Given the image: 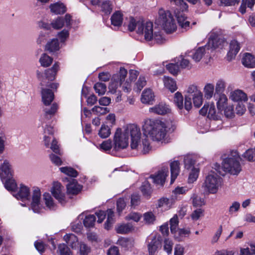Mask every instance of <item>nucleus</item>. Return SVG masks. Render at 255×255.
<instances>
[{
    "label": "nucleus",
    "instance_id": "56",
    "mask_svg": "<svg viewBox=\"0 0 255 255\" xmlns=\"http://www.w3.org/2000/svg\"><path fill=\"white\" fill-rule=\"evenodd\" d=\"M199 169L193 167L189 173L188 182L193 183L196 181L198 177Z\"/></svg>",
    "mask_w": 255,
    "mask_h": 255
},
{
    "label": "nucleus",
    "instance_id": "44",
    "mask_svg": "<svg viewBox=\"0 0 255 255\" xmlns=\"http://www.w3.org/2000/svg\"><path fill=\"white\" fill-rule=\"evenodd\" d=\"M185 167L187 169H193L194 165L195 163V160L194 157L191 155H186L184 157V159Z\"/></svg>",
    "mask_w": 255,
    "mask_h": 255
},
{
    "label": "nucleus",
    "instance_id": "24",
    "mask_svg": "<svg viewBox=\"0 0 255 255\" xmlns=\"http://www.w3.org/2000/svg\"><path fill=\"white\" fill-rule=\"evenodd\" d=\"M58 63H55L51 69H48L45 71V78L48 81H53L56 77L57 71L59 70Z\"/></svg>",
    "mask_w": 255,
    "mask_h": 255
},
{
    "label": "nucleus",
    "instance_id": "46",
    "mask_svg": "<svg viewBox=\"0 0 255 255\" xmlns=\"http://www.w3.org/2000/svg\"><path fill=\"white\" fill-rule=\"evenodd\" d=\"M99 136L103 138L108 137L111 134L110 128L105 125H102L98 133Z\"/></svg>",
    "mask_w": 255,
    "mask_h": 255
},
{
    "label": "nucleus",
    "instance_id": "30",
    "mask_svg": "<svg viewBox=\"0 0 255 255\" xmlns=\"http://www.w3.org/2000/svg\"><path fill=\"white\" fill-rule=\"evenodd\" d=\"M111 20L113 25L120 26L123 23V14L120 11H117L112 15Z\"/></svg>",
    "mask_w": 255,
    "mask_h": 255
},
{
    "label": "nucleus",
    "instance_id": "59",
    "mask_svg": "<svg viewBox=\"0 0 255 255\" xmlns=\"http://www.w3.org/2000/svg\"><path fill=\"white\" fill-rule=\"evenodd\" d=\"M58 249L60 255H72V253L70 249L64 244L59 245Z\"/></svg>",
    "mask_w": 255,
    "mask_h": 255
},
{
    "label": "nucleus",
    "instance_id": "29",
    "mask_svg": "<svg viewBox=\"0 0 255 255\" xmlns=\"http://www.w3.org/2000/svg\"><path fill=\"white\" fill-rule=\"evenodd\" d=\"M59 44L57 39L54 38L48 41L45 45V50L52 53L59 49Z\"/></svg>",
    "mask_w": 255,
    "mask_h": 255
},
{
    "label": "nucleus",
    "instance_id": "62",
    "mask_svg": "<svg viewBox=\"0 0 255 255\" xmlns=\"http://www.w3.org/2000/svg\"><path fill=\"white\" fill-rule=\"evenodd\" d=\"M90 251V248L85 243H81L80 244L79 253L80 255H88Z\"/></svg>",
    "mask_w": 255,
    "mask_h": 255
},
{
    "label": "nucleus",
    "instance_id": "20",
    "mask_svg": "<svg viewBox=\"0 0 255 255\" xmlns=\"http://www.w3.org/2000/svg\"><path fill=\"white\" fill-rule=\"evenodd\" d=\"M15 196L17 199L21 200H29L30 197L29 188L23 184H21L19 190Z\"/></svg>",
    "mask_w": 255,
    "mask_h": 255
},
{
    "label": "nucleus",
    "instance_id": "3",
    "mask_svg": "<svg viewBox=\"0 0 255 255\" xmlns=\"http://www.w3.org/2000/svg\"><path fill=\"white\" fill-rule=\"evenodd\" d=\"M12 174L9 161L0 157V177L5 188L9 191H14L17 185L12 178Z\"/></svg>",
    "mask_w": 255,
    "mask_h": 255
},
{
    "label": "nucleus",
    "instance_id": "13",
    "mask_svg": "<svg viewBox=\"0 0 255 255\" xmlns=\"http://www.w3.org/2000/svg\"><path fill=\"white\" fill-rule=\"evenodd\" d=\"M62 188L60 183L54 182L51 189V193L53 196L62 204H64L65 201V195L62 191Z\"/></svg>",
    "mask_w": 255,
    "mask_h": 255
},
{
    "label": "nucleus",
    "instance_id": "51",
    "mask_svg": "<svg viewBox=\"0 0 255 255\" xmlns=\"http://www.w3.org/2000/svg\"><path fill=\"white\" fill-rule=\"evenodd\" d=\"M243 157L249 161L255 160V149H249L244 153Z\"/></svg>",
    "mask_w": 255,
    "mask_h": 255
},
{
    "label": "nucleus",
    "instance_id": "26",
    "mask_svg": "<svg viewBox=\"0 0 255 255\" xmlns=\"http://www.w3.org/2000/svg\"><path fill=\"white\" fill-rule=\"evenodd\" d=\"M134 227L130 223L118 225L116 227V232L118 234H126L134 230Z\"/></svg>",
    "mask_w": 255,
    "mask_h": 255
},
{
    "label": "nucleus",
    "instance_id": "22",
    "mask_svg": "<svg viewBox=\"0 0 255 255\" xmlns=\"http://www.w3.org/2000/svg\"><path fill=\"white\" fill-rule=\"evenodd\" d=\"M149 112L158 115H164L169 113L170 109L166 105L160 103L153 107L150 108Z\"/></svg>",
    "mask_w": 255,
    "mask_h": 255
},
{
    "label": "nucleus",
    "instance_id": "55",
    "mask_svg": "<svg viewBox=\"0 0 255 255\" xmlns=\"http://www.w3.org/2000/svg\"><path fill=\"white\" fill-rule=\"evenodd\" d=\"M143 220L147 224H153L155 220V217L152 212H146L143 214Z\"/></svg>",
    "mask_w": 255,
    "mask_h": 255
},
{
    "label": "nucleus",
    "instance_id": "10",
    "mask_svg": "<svg viewBox=\"0 0 255 255\" xmlns=\"http://www.w3.org/2000/svg\"><path fill=\"white\" fill-rule=\"evenodd\" d=\"M114 148L116 150H119L126 148L128 145L127 136H124L121 128H118L114 135Z\"/></svg>",
    "mask_w": 255,
    "mask_h": 255
},
{
    "label": "nucleus",
    "instance_id": "8",
    "mask_svg": "<svg viewBox=\"0 0 255 255\" xmlns=\"http://www.w3.org/2000/svg\"><path fill=\"white\" fill-rule=\"evenodd\" d=\"M222 179L216 174L208 175L205 179L204 186L210 193H216L221 185Z\"/></svg>",
    "mask_w": 255,
    "mask_h": 255
},
{
    "label": "nucleus",
    "instance_id": "64",
    "mask_svg": "<svg viewBox=\"0 0 255 255\" xmlns=\"http://www.w3.org/2000/svg\"><path fill=\"white\" fill-rule=\"evenodd\" d=\"M217 38V36L215 34L212 33L209 38L208 47L216 48L218 46Z\"/></svg>",
    "mask_w": 255,
    "mask_h": 255
},
{
    "label": "nucleus",
    "instance_id": "42",
    "mask_svg": "<svg viewBox=\"0 0 255 255\" xmlns=\"http://www.w3.org/2000/svg\"><path fill=\"white\" fill-rule=\"evenodd\" d=\"M214 91V85L210 83L206 84L204 88L205 97L207 99H211L213 96Z\"/></svg>",
    "mask_w": 255,
    "mask_h": 255
},
{
    "label": "nucleus",
    "instance_id": "31",
    "mask_svg": "<svg viewBox=\"0 0 255 255\" xmlns=\"http://www.w3.org/2000/svg\"><path fill=\"white\" fill-rule=\"evenodd\" d=\"M49 7L51 11L56 14H63L66 11L65 6L62 3L57 2L51 4Z\"/></svg>",
    "mask_w": 255,
    "mask_h": 255
},
{
    "label": "nucleus",
    "instance_id": "52",
    "mask_svg": "<svg viewBox=\"0 0 255 255\" xmlns=\"http://www.w3.org/2000/svg\"><path fill=\"white\" fill-rule=\"evenodd\" d=\"M43 198L46 206L49 209H53L55 205L51 195L49 193H45L43 194Z\"/></svg>",
    "mask_w": 255,
    "mask_h": 255
},
{
    "label": "nucleus",
    "instance_id": "2",
    "mask_svg": "<svg viewBox=\"0 0 255 255\" xmlns=\"http://www.w3.org/2000/svg\"><path fill=\"white\" fill-rule=\"evenodd\" d=\"M145 134H147L153 140L161 141L164 138L167 130L173 131L174 125L166 126L163 122L159 120H147L142 127Z\"/></svg>",
    "mask_w": 255,
    "mask_h": 255
},
{
    "label": "nucleus",
    "instance_id": "19",
    "mask_svg": "<svg viewBox=\"0 0 255 255\" xmlns=\"http://www.w3.org/2000/svg\"><path fill=\"white\" fill-rule=\"evenodd\" d=\"M240 49L239 43L237 41L232 40L230 44V50L228 53L227 56L229 60L234 58Z\"/></svg>",
    "mask_w": 255,
    "mask_h": 255
},
{
    "label": "nucleus",
    "instance_id": "16",
    "mask_svg": "<svg viewBox=\"0 0 255 255\" xmlns=\"http://www.w3.org/2000/svg\"><path fill=\"white\" fill-rule=\"evenodd\" d=\"M40 199L41 192L39 188L34 187L32 195L31 208L35 213H38L39 212Z\"/></svg>",
    "mask_w": 255,
    "mask_h": 255
},
{
    "label": "nucleus",
    "instance_id": "45",
    "mask_svg": "<svg viewBox=\"0 0 255 255\" xmlns=\"http://www.w3.org/2000/svg\"><path fill=\"white\" fill-rule=\"evenodd\" d=\"M95 221V216L93 215H90L85 217L83 223L85 227L91 228L94 226Z\"/></svg>",
    "mask_w": 255,
    "mask_h": 255
},
{
    "label": "nucleus",
    "instance_id": "39",
    "mask_svg": "<svg viewBox=\"0 0 255 255\" xmlns=\"http://www.w3.org/2000/svg\"><path fill=\"white\" fill-rule=\"evenodd\" d=\"M101 10L106 14H110L113 10L112 2L109 0H105L102 2Z\"/></svg>",
    "mask_w": 255,
    "mask_h": 255
},
{
    "label": "nucleus",
    "instance_id": "11",
    "mask_svg": "<svg viewBox=\"0 0 255 255\" xmlns=\"http://www.w3.org/2000/svg\"><path fill=\"white\" fill-rule=\"evenodd\" d=\"M221 111L216 112L215 106L213 103L210 105L205 104L203 107L199 111L201 115L204 116L207 114L209 119L214 120H219L221 118Z\"/></svg>",
    "mask_w": 255,
    "mask_h": 255
},
{
    "label": "nucleus",
    "instance_id": "40",
    "mask_svg": "<svg viewBox=\"0 0 255 255\" xmlns=\"http://www.w3.org/2000/svg\"><path fill=\"white\" fill-rule=\"evenodd\" d=\"M174 102L180 110L183 109L184 107L183 105V97L179 92H176L174 95Z\"/></svg>",
    "mask_w": 255,
    "mask_h": 255
},
{
    "label": "nucleus",
    "instance_id": "53",
    "mask_svg": "<svg viewBox=\"0 0 255 255\" xmlns=\"http://www.w3.org/2000/svg\"><path fill=\"white\" fill-rule=\"evenodd\" d=\"M141 22L142 21L140 20H136L133 17H130L128 25V30L130 31H132L135 29L136 27H137V29L138 28V24L141 23Z\"/></svg>",
    "mask_w": 255,
    "mask_h": 255
},
{
    "label": "nucleus",
    "instance_id": "18",
    "mask_svg": "<svg viewBox=\"0 0 255 255\" xmlns=\"http://www.w3.org/2000/svg\"><path fill=\"white\" fill-rule=\"evenodd\" d=\"M230 98L235 102H246L248 101L247 94L241 90H237L231 92Z\"/></svg>",
    "mask_w": 255,
    "mask_h": 255
},
{
    "label": "nucleus",
    "instance_id": "4",
    "mask_svg": "<svg viewBox=\"0 0 255 255\" xmlns=\"http://www.w3.org/2000/svg\"><path fill=\"white\" fill-rule=\"evenodd\" d=\"M155 23L160 25L166 33H170L176 29V24L174 16L169 10L160 8Z\"/></svg>",
    "mask_w": 255,
    "mask_h": 255
},
{
    "label": "nucleus",
    "instance_id": "23",
    "mask_svg": "<svg viewBox=\"0 0 255 255\" xmlns=\"http://www.w3.org/2000/svg\"><path fill=\"white\" fill-rule=\"evenodd\" d=\"M171 172V183H173L180 172L179 162L177 160L172 161L170 164Z\"/></svg>",
    "mask_w": 255,
    "mask_h": 255
},
{
    "label": "nucleus",
    "instance_id": "54",
    "mask_svg": "<svg viewBox=\"0 0 255 255\" xmlns=\"http://www.w3.org/2000/svg\"><path fill=\"white\" fill-rule=\"evenodd\" d=\"M146 83L145 78L143 77H140L136 83L134 90L136 92H139L145 86Z\"/></svg>",
    "mask_w": 255,
    "mask_h": 255
},
{
    "label": "nucleus",
    "instance_id": "12",
    "mask_svg": "<svg viewBox=\"0 0 255 255\" xmlns=\"http://www.w3.org/2000/svg\"><path fill=\"white\" fill-rule=\"evenodd\" d=\"M52 27L55 29H59L65 25L67 27H70L71 25V16L67 14L64 17H58L53 20L51 23Z\"/></svg>",
    "mask_w": 255,
    "mask_h": 255
},
{
    "label": "nucleus",
    "instance_id": "27",
    "mask_svg": "<svg viewBox=\"0 0 255 255\" xmlns=\"http://www.w3.org/2000/svg\"><path fill=\"white\" fill-rule=\"evenodd\" d=\"M161 246V244L156 237H153L148 244V250L149 255H154L158 248Z\"/></svg>",
    "mask_w": 255,
    "mask_h": 255
},
{
    "label": "nucleus",
    "instance_id": "33",
    "mask_svg": "<svg viewBox=\"0 0 255 255\" xmlns=\"http://www.w3.org/2000/svg\"><path fill=\"white\" fill-rule=\"evenodd\" d=\"M216 100L218 110L222 112L227 105V97L225 94H219Z\"/></svg>",
    "mask_w": 255,
    "mask_h": 255
},
{
    "label": "nucleus",
    "instance_id": "7",
    "mask_svg": "<svg viewBox=\"0 0 255 255\" xmlns=\"http://www.w3.org/2000/svg\"><path fill=\"white\" fill-rule=\"evenodd\" d=\"M127 70L123 67L120 68L119 73L113 76V79L117 83H113L110 86L112 87L114 85V92L116 91L118 86L117 84H119L122 87L123 90L125 92H128L131 90L130 83L128 80L125 81V78L127 75Z\"/></svg>",
    "mask_w": 255,
    "mask_h": 255
},
{
    "label": "nucleus",
    "instance_id": "50",
    "mask_svg": "<svg viewBox=\"0 0 255 255\" xmlns=\"http://www.w3.org/2000/svg\"><path fill=\"white\" fill-rule=\"evenodd\" d=\"M166 69L172 74L177 75L179 72V66L177 63H169L166 65Z\"/></svg>",
    "mask_w": 255,
    "mask_h": 255
},
{
    "label": "nucleus",
    "instance_id": "63",
    "mask_svg": "<svg viewBox=\"0 0 255 255\" xmlns=\"http://www.w3.org/2000/svg\"><path fill=\"white\" fill-rule=\"evenodd\" d=\"M141 217V216L139 214L135 212H132L130 213L126 217V220L128 221L133 220L134 222H137L139 221Z\"/></svg>",
    "mask_w": 255,
    "mask_h": 255
},
{
    "label": "nucleus",
    "instance_id": "38",
    "mask_svg": "<svg viewBox=\"0 0 255 255\" xmlns=\"http://www.w3.org/2000/svg\"><path fill=\"white\" fill-rule=\"evenodd\" d=\"M255 3V0H242V4L240 8V11L244 14L246 12V9L247 7L252 9L253 6Z\"/></svg>",
    "mask_w": 255,
    "mask_h": 255
},
{
    "label": "nucleus",
    "instance_id": "5",
    "mask_svg": "<svg viewBox=\"0 0 255 255\" xmlns=\"http://www.w3.org/2000/svg\"><path fill=\"white\" fill-rule=\"evenodd\" d=\"M172 9L174 10L179 25L185 29L189 27L190 22L186 19L184 14L180 12L187 10L188 5L184 0H168Z\"/></svg>",
    "mask_w": 255,
    "mask_h": 255
},
{
    "label": "nucleus",
    "instance_id": "48",
    "mask_svg": "<svg viewBox=\"0 0 255 255\" xmlns=\"http://www.w3.org/2000/svg\"><path fill=\"white\" fill-rule=\"evenodd\" d=\"M193 104L196 108H199L203 103V94L201 92L196 95L192 96Z\"/></svg>",
    "mask_w": 255,
    "mask_h": 255
},
{
    "label": "nucleus",
    "instance_id": "47",
    "mask_svg": "<svg viewBox=\"0 0 255 255\" xmlns=\"http://www.w3.org/2000/svg\"><path fill=\"white\" fill-rule=\"evenodd\" d=\"M94 89L99 95H103L105 94L106 92L107 87L106 85L102 83H97L94 85Z\"/></svg>",
    "mask_w": 255,
    "mask_h": 255
},
{
    "label": "nucleus",
    "instance_id": "35",
    "mask_svg": "<svg viewBox=\"0 0 255 255\" xmlns=\"http://www.w3.org/2000/svg\"><path fill=\"white\" fill-rule=\"evenodd\" d=\"M58 109V105L56 103H53L51 107H46L44 109V116L47 119H50L56 113Z\"/></svg>",
    "mask_w": 255,
    "mask_h": 255
},
{
    "label": "nucleus",
    "instance_id": "36",
    "mask_svg": "<svg viewBox=\"0 0 255 255\" xmlns=\"http://www.w3.org/2000/svg\"><path fill=\"white\" fill-rule=\"evenodd\" d=\"M206 47V46L198 48L193 53L192 55H190L195 61L199 62L202 58L205 53Z\"/></svg>",
    "mask_w": 255,
    "mask_h": 255
},
{
    "label": "nucleus",
    "instance_id": "49",
    "mask_svg": "<svg viewBox=\"0 0 255 255\" xmlns=\"http://www.w3.org/2000/svg\"><path fill=\"white\" fill-rule=\"evenodd\" d=\"M192 199L193 206L195 207H201L205 204L204 199L196 195H193Z\"/></svg>",
    "mask_w": 255,
    "mask_h": 255
},
{
    "label": "nucleus",
    "instance_id": "21",
    "mask_svg": "<svg viewBox=\"0 0 255 255\" xmlns=\"http://www.w3.org/2000/svg\"><path fill=\"white\" fill-rule=\"evenodd\" d=\"M154 99V95L150 89L144 90L141 95V101L143 104H151Z\"/></svg>",
    "mask_w": 255,
    "mask_h": 255
},
{
    "label": "nucleus",
    "instance_id": "25",
    "mask_svg": "<svg viewBox=\"0 0 255 255\" xmlns=\"http://www.w3.org/2000/svg\"><path fill=\"white\" fill-rule=\"evenodd\" d=\"M242 62L243 64L247 68H252L255 67V57L251 53H245Z\"/></svg>",
    "mask_w": 255,
    "mask_h": 255
},
{
    "label": "nucleus",
    "instance_id": "9",
    "mask_svg": "<svg viewBox=\"0 0 255 255\" xmlns=\"http://www.w3.org/2000/svg\"><path fill=\"white\" fill-rule=\"evenodd\" d=\"M136 32L139 34L143 35L146 40H151L153 37L152 22L149 21L144 23L142 21L138 24V28L137 29Z\"/></svg>",
    "mask_w": 255,
    "mask_h": 255
},
{
    "label": "nucleus",
    "instance_id": "58",
    "mask_svg": "<svg viewBox=\"0 0 255 255\" xmlns=\"http://www.w3.org/2000/svg\"><path fill=\"white\" fill-rule=\"evenodd\" d=\"M226 87L225 83L223 80H219L216 84L215 88V92L219 94H223Z\"/></svg>",
    "mask_w": 255,
    "mask_h": 255
},
{
    "label": "nucleus",
    "instance_id": "28",
    "mask_svg": "<svg viewBox=\"0 0 255 255\" xmlns=\"http://www.w3.org/2000/svg\"><path fill=\"white\" fill-rule=\"evenodd\" d=\"M81 189L82 187L75 180L67 185V193L70 194L76 195L80 192Z\"/></svg>",
    "mask_w": 255,
    "mask_h": 255
},
{
    "label": "nucleus",
    "instance_id": "1",
    "mask_svg": "<svg viewBox=\"0 0 255 255\" xmlns=\"http://www.w3.org/2000/svg\"><path fill=\"white\" fill-rule=\"evenodd\" d=\"M123 135L127 136L128 140L130 137V147L145 154L149 152L151 147L147 136H144L141 139V131L139 127L134 124H129L124 127L122 130Z\"/></svg>",
    "mask_w": 255,
    "mask_h": 255
},
{
    "label": "nucleus",
    "instance_id": "41",
    "mask_svg": "<svg viewBox=\"0 0 255 255\" xmlns=\"http://www.w3.org/2000/svg\"><path fill=\"white\" fill-rule=\"evenodd\" d=\"M59 169L61 172L72 177H76L78 174V172L75 169L70 167H62L60 168Z\"/></svg>",
    "mask_w": 255,
    "mask_h": 255
},
{
    "label": "nucleus",
    "instance_id": "60",
    "mask_svg": "<svg viewBox=\"0 0 255 255\" xmlns=\"http://www.w3.org/2000/svg\"><path fill=\"white\" fill-rule=\"evenodd\" d=\"M96 115H104L109 112L107 108L95 106L91 110Z\"/></svg>",
    "mask_w": 255,
    "mask_h": 255
},
{
    "label": "nucleus",
    "instance_id": "43",
    "mask_svg": "<svg viewBox=\"0 0 255 255\" xmlns=\"http://www.w3.org/2000/svg\"><path fill=\"white\" fill-rule=\"evenodd\" d=\"M107 212V220L105 224V228L109 230L114 222V212L112 209H108Z\"/></svg>",
    "mask_w": 255,
    "mask_h": 255
},
{
    "label": "nucleus",
    "instance_id": "32",
    "mask_svg": "<svg viewBox=\"0 0 255 255\" xmlns=\"http://www.w3.org/2000/svg\"><path fill=\"white\" fill-rule=\"evenodd\" d=\"M64 240L72 249L76 248L78 245V239L73 234H67L64 236Z\"/></svg>",
    "mask_w": 255,
    "mask_h": 255
},
{
    "label": "nucleus",
    "instance_id": "17",
    "mask_svg": "<svg viewBox=\"0 0 255 255\" xmlns=\"http://www.w3.org/2000/svg\"><path fill=\"white\" fill-rule=\"evenodd\" d=\"M42 101L45 106H48L54 100L53 92L50 89L42 88L41 90Z\"/></svg>",
    "mask_w": 255,
    "mask_h": 255
},
{
    "label": "nucleus",
    "instance_id": "61",
    "mask_svg": "<svg viewBox=\"0 0 255 255\" xmlns=\"http://www.w3.org/2000/svg\"><path fill=\"white\" fill-rule=\"evenodd\" d=\"M170 231L171 233H175L177 229V226L178 224V218L177 216H174L172 218L170 219Z\"/></svg>",
    "mask_w": 255,
    "mask_h": 255
},
{
    "label": "nucleus",
    "instance_id": "34",
    "mask_svg": "<svg viewBox=\"0 0 255 255\" xmlns=\"http://www.w3.org/2000/svg\"><path fill=\"white\" fill-rule=\"evenodd\" d=\"M163 81L165 86L171 92H174L177 90L176 82L172 78L164 76Z\"/></svg>",
    "mask_w": 255,
    "mask_h": 255
},
{
    "label": "nucleus",
    "instance_id": "37",
    "mask_svg": "<svg viewBox=\"0 0 255 255\" xmlns=\"http://www.w3.org/2000/svg\"><path fill=\"white\" fill-rule=\"evenodd\" d=\"M53 61V58L46 53L42 54L39 59V62L42 66L47 67L49 66Z\"/></svg>",
    "mask_w": 255,
    "mask_h": 255
},
{
    "label": "nucleus",
    "instance_id": "57",
    "mask_svg": "<svg viewBox=\"0 0 255 255\" xmlns=\"http://www.w3.org/2000/svg\"><path fill=\"white\" fill-rule=\"evenodd\" d=\"M204 210L200 208L195 210L191 215L192 219L194 221L198 220L201 217L204 216Z\"/></svg>",
    "mask_w": 255,
    "mask_h": 255
},
{
    "label": "nucleus",
    "instance_id": "6",
    "mask_svg": "<svg viewBox=\"0 0 255 255\" xmlns=\"http://www.w3.org/2000/svg\"><path fill=\"white\" fill-rule=\"evenodd\" d=\"M240 158L239 153L236 150L231 151L229 157L225 159L222 163V168L226 172L231 174L237 175L241 171V166L239 162Z\"/></svg>",
    "mask_w": 255,
    "mask_h": 255
},
{
    "label": "nucleus",
    "instance_id": "15",
    "mask_svg": "<svg viewBox=\"0 0 255 255\" xmlns=\"http://www.w3.org/2000/svg\"><path fill=\"white\" fill-rule=\"evenodd\" d=\"M168 173V168L163 167L155 175H151L150 178L157 185H163Z\"/></svg>",
    "mask_w": 255,
    "mask_h": 255
},
{
    "label": "nucleus",
    "instance_id": "14",
    "mask_svg": "<svg viewBox=\"0 0 255 255\" xmlns=\"http://www.w3.org/2000/svg\"><path fill=\"white\" fill-rule=\"evenodd\" d=\"M187 92L191 96H186L185 97L184 102V108L187 111L190 110L192 107L191 102V97L196 95L198 93L201 92V91L197 88V87L195 85H190L187 90Z\"/></svg>",
    "mask_w": 255,
    "mask_h": 255
}]
</instances>
